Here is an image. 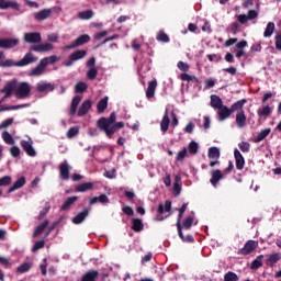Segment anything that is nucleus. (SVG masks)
I'll return each mask as SVG.
<instances>
[{
  "mask_svg": "<svg viewBox=\"0 0 281 281\" xmlns=\"http://www.w3.org/2000/svg\"><path fill=\"white\" fill-rule=\"evenodd\" d=\"M98 276H100V272L97 270L88 271L81 279V281H95L98 280Z\"/></svg>",
  "mask_w": 281,
  "mask_h": 281,
  "instance_id": "obj_31",
  "label": "nucleus"
},
{
  "mask_svg": "<svg viewBox=\"0 0 281 281\" xmlns=\"http://www.w3.org/2000/svg\"><path fill=\"white\" fill-rule=\"evenodd\" d=\"M115 120H117V115L115 112H112L108 119L101 117L97 122L98 128L104 131L106 137H110V139L117 133V131H120V128H124V122L115 123Z\"/></svg>",
  "mask_w": 281,
  "mask_h": 281,
  "instance_id": "obj_1",
  "label": "nucleus"
},
{
  "mask_svg": "<svg viewBox=\"0 0 281 281\" xmlns=\"http://www.w3.org/2000/svg\"><path fill=\"white\" fill-rule=\"evenodd\" d=\"M245 104H247V99H241L237 101L236 105V116L235 124L237 128H245L247 126V115L245 114Z\"/></svg>",
  "mask_w": 281,
  "mask_h": 281,
  "instance_id": "obj_3",
  "label": "nucleus"
},
{
  "mask_svg": "<svg viewBox=\"0 0 281 281\" xmlns=\"http://www.w3.org/2000/svg\"><path fill=\"white\" fill-rule=\"evenodd\" d=\"M81 100L82 98L80 95H76L75 98H72L69 115H76V111H78V104H80Z\"/></svg>",
  "mask_w": 281,
  "mask_h": 281,
  "instance_id": "obj_26",
  "label": "nucleus"
},
{
  "mask_svg": "<svg viewBox=\"0 0 281 281\" xmlns=\"http://www.w3.org/2000/svg\"><path fill=\"white\" fill-rule=\"evenodd\" d=\"M76 201H78V196L76 195L68 198L61 205V211L69 210Z\"/></svg>",
  "mask_w": 281,
  "mask_h": 281,
  "instance_id": "obj_37",
  "label": "nucleus"
},
{
  "mask_svg": "<svg viewBox=\"0 0 281 281\" xmlns=\"http://www.w3.org/2000/svg\"><path fill=\"white\" fill-rule=\"evenodd\" d=\"M12 184V177L11 176H4L0 178V188H8V186Z\"/></svg>",
  "mask_w": 281,
  "mask_h": 281,
  "instance_id": "obj_51",
  "label": "nucleus"
},
{
  "mask_svg": "<svg viewBox=\"0 0 281 281\" xmlns=\"http://www.w3.org/2000/svg\"><path fill=\"white\" fill-rule=\"evenodd\" d=\"M78 19L81 21H89V19H93V10H86L78 13Z\"/></svg>",
  "mask_w": 281,
  "mask_h": 281,
  "instance_id": "obj_39",
  "label": "nucleus"
},
{
  "mask_svg": "<svg viewBox=\"0 0 281 281\" xmlns=\"http://www.w3.org/2000/svg\"><path fill=\"white\" fill-rule=\"evenodd\" d=\"M180 78L184 82H199V78H196V76H192V75H189L187 72L181 74Z\"/></svg>",
  "mask_w": 281,
  "mask_h": 281,
  "instance_id": "obj_45",
  "label": "nucleus"
},
{
  "mask_svg": "<svg viewBox=\"0 0 281 281\" xmlns=\"http://www.w3.org/2000/svg\"><path fill=\"white\" fill-rule=\"evenodd\" d=\"M267 258L266 265H268V267H273V265L278 263L280 260V254L273 252L268 255Z\"/></svg>",
  "mask_w": 281,
  "mask_h": 281,
  "instance_id": "obj_30",
  "label": "nucleus"
},
{
  "mask_svg": "<svg viewBox=\"0 0 281 281\" xmlns=\"http://www.w3.org/2000/svg\"><path fill=\"white\" fill-rule=\"evenodd\" d=\"M87 89H88V86L85 81H78L75 86L76 93H85Z\"/></svg>",
  "mask_w": 281,
  "mask_h": 281,
  "instance_id": "obj_48",
  "label": "nucleus"
},
{
  "mask_svg": "<svg viewBox=\"0 0 281 281\" xmlns=\"http://www.w3.org/2000/svg\"><path fill=\"white\" fill-rule=\"evenodd\" d=\"M21 43V40L13 37L0 38V48L1 49H14Z\"/></svg>",
  "mask_w": 281,
  "mask_h": 281,
  "instance_id": "obj_8",
  "label": "nucleus"
},
{
  "mask_svg": "<svg viewBox=\"0 0 281 281\" xmlns=\"http://www.w3.org/2000/svg\"><path fill=\"white\" fill-rule=\"evenodd\" d=\"M254 19H258V11L256 10H249L247 14L237 15V21L240 25H245L248 21H254Z\"/></svg>",
  "mask_w": 281,
  "mask_h": 281,
  "instance_id": "obj_10",
  "label": "nucleus"
},
{
  "mask_svg": "<svg viewBox=\"0 0 281 281\" xmlns=\"http://www.w3.org/2000/svg\"><path fill=\"white\" fill-rule=\"evenodd\" d=\"M30 93H32V86L29 82H20L15 81V98L19 100H23L25 98H30Z\"/></svg>",
  "mask_w": 281,
  "mask_h": 281,
  "instance_id": "obj_4",
  "label": "nucleus"
},
{
  "mask_svg": "<svg viewBox=\"0 0 281 281\" xmlns=\"http://www.w3.org/2000/svg\"><path fill=\"white\" fill-rule=\"evenodd\" d=\"M45 247V240H38L33 245L32 251H38V249H43Z\"/></svg>",
  "mask_w": 281,
  "mask_h": 281,
  "instance_id": "obj_62",
  "label": "nucleus"
},
{
  "mask_svg": "<svg viewBox=\"0 0 281 281\" xmlns=\"http://www.w3.org/2000/svg\"><path fill=\"white\" fill-rule=\"evenodd\" d=\"M12 124H14V119H7L0 124V128H8V126H12Z\"/></svg>",
  "mask_w": 281,
  "mask_h": 281,
  "instance_id": "obj_61",
  "label": "nucleus"
},
{
  "mask_svg": "<svg viewBox=\"0 0 281 281\" xmlns=\"http://www.w3.org/2000/svg\"><path fill=\"white\" fill-rule=\"evenodd\" d=\"M157 89V81H149L148 87L146 89V98L150 100V98H155V91Z\"/></svg>",
  "mask_w": 281,
  "mask_h": 281,
  "instance_id": "obj_25",
  "label": "nucleus"
},
{
  "mask_svg": "<svg viewBox=\"0 0 281 281\" xmlns=\"http://www.w3.org/2000/svg\"><path fill=\"white\" fill-rule=\"evenodd\" d=\"M169 126H170V116H168V110H166L162 116V120L160 122V131L162 133H167Z\"/></svg>",
  "mask_w": 281,
  "mask_h": 281,
  "instance_id": "obj_24",
  "label": "nucleus"
},
{
  "mask_svg": "<svg viewBox=\"0 0 281 281\" xmlns=\"http://www.w3.org/2000/svg\"><path fill=\"white\" fill-rule=\"evenodd\" d=\"M36 60H38V57L34 56L32 52L26 53L21 60L14 61L12 59H5V53L0 50V67H3V68L27 67V65H32V63H36Z\"/></svg>",
  "mask_w": 281,
  "mask_h": 281,
  "instance_id": "obj_2",
  "label": "nucleus"
},
{
  "mask_svg": "<svg viewBox=\"0 0 281 281\" xmlns=\"http://www.w3.org/2000/svg\"><path fill=\"white\" fill-rule=\"evenodd\" d=\"M228 32H231V34H234L236 36V34H238V31L240 30V24H238V22H233L228 25Z\"/></svg>",
  "mask_w": 281,
  "mask_h": 281,
  "instance_id": "obj_52",
  "label": "nucleus"
},
{
  "mask_svg": "<svg viewBox=\"0 0 281 281\" xmlns=\"http://www.w3.org/2000/svg\"><path fill=\"white\" fill-rule=\"evenodd\" d=\"M224 281H238V274H236V272L228 271L224 276Z\"/></svg>",
  "mask_w": 281,
  "mask_h": 281,
  "instance_id": "obj_55",
  "label": "nucleus"
},
{
  "mask_svg": "<svg viewBox=\"0 0 281 281\" xmlns=\"http://www.w3.org/2000/svg\"><path fill=\"white\" fill-rule=\"evenodd\" d=\"M27 106H30V104H27V103H25V104H19V105H11V106H5V105H3V106H1V109H0V113H1L2 111H19V109H25V108H27Z\"/></svg>",
  "mask_w": 281,
  "mask_h": 281,
  "instance_id": "obj_43",
  "label": "nucleus"
},
{
  "mask_svg": "<svg viewBox=\"0 0 281 281\" xmlns=\"http://www.w3.org/2000/svg\"><path fill=\"white\" fill-rule=\"evenodd\" d=\"M274 41H276V49L281 52V31L276 35Z\"/></svg>",
  "mask_w": 281,
  "mask_h": 281,
  "instance_id": "obj_64",
  "label": "nucleus"
},
{
  "mask_svg": "<svg viewBox=\"0 0 281 281\" xmlns=\"http://www.w3.org/2000/svg\"><path fill=\"white\" fill-rule=\"evenodd\" d=\"M54 49V44L46 42L38 44L36 46H32L30 48V52H38V53H45V52H52Z\"/></svg>",
  "mask_w": 281,
  "mask_h": 281,
  "instance_id": "obj_14",
  "label": "nucleus"
},
{
  "mask_svg": "<svg viewBox=\"0 0 281 281\" xmlns=\"http://www.w3.org/2000/svg\"><path fill=\"white\" fill-rule=\"evenodd\" d=\"M32 269V263L30 262H24L22 265H20L18 268H16V272L18 273H27V271Z\"/></svg>",
  "mask_w": 281,
  "mask_h": 281,
  "instance_id": "obj_49",
  "label": "nucleus"
},
{
  "mask_svg": "<svg viewBox=\"0 0 281 281\" xmlns=\"http://www.w3.org/2000/svg\"><path fill=\"white\" fill-rule=\"evenodd\" d=\"M46 68L47 66L42 60H40L38 65L31 70L30 76H43Z\"/></svg>",
  "mask_w": 281,
  "mask_h": 281,
  "instance_id": "obj_23",
  "label": "nucleus"
},
{
  "mask_svg": "<svg viewBox=\"0 0 281 281\" xmlns=\"http://www.w3.org/2000/svg\"><path fill=\"white\" fill-rule=\"evenodd\" d=\"M271 133V128L262 130L258 133V135L255 137V144H259V142H262L269 134Z\"/></svg>",
  "mask_w": 281,
  "mask_h": 281,
  "instance_id": "obj_41",
  "label": "nucleus"
},
{
  "mask_svg": "<svg viewBox=\"0 0 281 281\" xmlns=\"http://www.w3.org/2000/svg\"><path fill=\"white\" fill-rule=\"evenodd\" d=\"M20 146L29 157H36V149H34V140L32 137H29L27 140L22 139Z\"/></svg>",
  "mask_w": 281,
  "mask_h": 281,
  "instance_id": "obj_6",
  "label": "nucleus"
},
{
  "mask_svg": "<svg viewBox=\"0 0 281 281\" xmlns=\"http://www.w3.org/2000/svg\"><path fill=\"white\" fill-rule=\"evenodd\" d=\"M189 153L190 155H196V153H199V144L194 140H192L189 144Z\"/></svg>",
  "mask_w": 281,
  "mask_h": 281,
  "instance_id": "obj_58",
  "label": "nucleus"
},
{
  "mask_svg": "<svg viewBox=\"0 0 281 281\" xmlns=\"http://www.w3.org/2000/svg\"><path fill=\"white\" fill-rule=\"evenodd\" d=\"M132 229L133 232H143L144 231V222L140 218L132 220Z\"/></svg>",
  "mask_w": 281,
  "mask_h": 281,
  "instance_id": "obj_33",
  "label": "nucleus"
},
{
  "mask_svg": "<svg viewBox=\"0 0 281 281\" xmlns=\"http://www.w3.org/2000/svg\"><path fill=\"white\" fill-rule=\"evenodd\" d=\"M178 229V236L183 240V243H194V237L192 235L183 236V231H181V224L179 222L176 224Z\"/></svg>",
  "mask_w": 281,
  "mask_h": 281,
  "instance_id": "obj_27",
  "label": "nucleus"
},
{
  "mask_svg": "<svg viewBox=\"0 0 281 281\" xmlns=\"http://www.w3.org/2000/svg\"><path fill=\"white\" fill-rule=\"evenodd\" d=\"M58 60H60V57H58L56 55H52V56L44 57V58L41 59V61L46 67H47V65H54V63H58Z\"/></svg>",
  "mask_w": 281,
  "mask_h": 281,
  "instance_id": "obj_38",
  "label": "nucleus"
},
{
  "mask_svg": "<svg viewBox=\"0 0 281 281\" xmlns=\"http://www.w3.org/2000/svg\"><path fill=\"white\" fill-rule=\"evenodd\" d=\"M156 38L159 43H170V37L165 32H159Z\"/></svg>",
  "mask_w": 281,
  "mask_h": 281,
  "instance_id": "obj_54",
  "label": "nucleus"
},
{
  "mask_svg": "<svg viewBox=\"0 0 281 281\" xmlns=\"http://www.w3.org/2000/svg\"><path fill=\"white\" fill-rule=\"evenodd\" d=\"M258 247L257 240H248L241 249L238 250L240 256H249Z\"/></svg>",
  "mask_w": 281,
  "mask_h": 281,
  "instance_id": "obj_12",
  "label": "nucleus"
},
{
  "mask_svg": "<svg viewBox=\"0 0 281 281\" xmlns=\"http://www.w3.org/2000/svg\"><path fill=\"white\" fill-rule=\"evenodd\" d=\"M25 183H26L25 177L22 176L18 178V180L13 183V186L9 188L8 193L12 194V192H16V190H21V188H23Z\"/></svg>",
  "mask_w": 281,
  "mask_h": 281,
  "instance_id": "obj_18",
  "label": "nucleus"
},
{
  "mask_svg": "<svg viewBox=\"0 0 281 281\" xmlns=\"http://www.w3.org/2000/svg\"><path fill=\"white\" fill-rule=\"evenodd\" d=\"M52 16V9H43L40 12L34 13L35 21H45Z\"/></svg>",
  "mask_w": 281,
  "mask_h": 281,
  "instance_id": "obj_22",
  "label": "nucleus"
},
{
  "mask_svg": "<svg viewBox=\"0 0 281 281\" xmlns=\"http://www.w3.org/2000/svg\"><path fill=\"white\" fill-rule=\"evenodd\" d=\"M93 190V182H85L76 187V192H87Z\"/></svg>",
  "mask_w": 281,
  "mask_h": 281,
  "instance_id": "obj_36",
  "label": "nucleus"
},
{
  "mask_svg": "<svg viewBox=\"0 0 281 281\" xmlns=\"http://www.w3.org/2000/svg\"><path fill=\"white\" fill-rule=\"evenodd\" d=\"M257 115L259 117H269V115H271V106L265 105L263 108H260L257 111Z\"/></svg>",
  "mask_w": 281,
  "mask_h": 281,
  "instance_id": "obj_42",
  "label": "nucleus"
},
{
  "mask_svg": "<svg viewBox=\"0 0 281 281\" xmlns=\"http://www.w3.org/2000/svg\"><path fill=\"white\" fill-rule=\"evenodd\" d=\"M223 179V172L221 170H213L211 171V179L210 183L216 188L218 186V181Z\"/></svg>",
  "mask_w": 281,
  "mask_h": 281,
  "instance_id": "obj_17",
  "label": "nucleus"
},
{
  "mask_svg": "<svg viewBox=\"0 0 281 281\" xmlns=\"http://www.w3.org/2000/svg\"><path fill=\"white\" fill-rule=\"evenodd\" d=\"M237 101L231 105V108H227V105H223L220 109H217V120L218 122H225L232 113H236Z\"/></svg>",
  "mask_w": 281,
  "mask_h": 281,
  "instance_id": "obj_5",
  "label": "nucleus"
},
{
  "mask_svg": "<svg viewBox=\"0 0 281 281\" xmlns=\"http://www.w3.org/2000/svg\"><path fill=\"white\" fill-rule=\"evenodd\" d=\"M209 159H220L221 158V150L217 147L209 148Z\"/></svg>",
  "mask_w": 281,
  "mask_h": 281,
  "instance_id": "obj_40",
  "label": "nucleus"
},
{
  "mask_svg": "<svg viewBox=\"0 0 281 281\" xmlns=\"http://www.w3.org/2000/svg\"><path fill=\"white\" fill-rule=\"evenodd\" d=\"M87 216H89V209H83L82 212L72 217L74 225H80V223H85Z\"/></svg>",
  "mask_w": 281,
  "mask_h": 281,
  "instance_id": "obj_19",
  "label": "nucleus"
},
{
  "mask_svg": "<svg viewBox=\"0 0 281 281\" xmlns=\"http://www.w3.org/2000/svg\"><path fill=\"white\" fill-rule=\"evenodd\" d=\"M192 223H194V217L193 216H188L182 222L183 229H190V227H192Z\"/></svg>",
  "mask_w": 281,
  "mask_h": 281,
  "instance_id": "obj_57",
  "label": "nucleus"
},
{
  "mask_svg": "<svg viewBox=\"0 0 281 281\" xmlns=\"http://www.w3.org/2000/svg\"><path fill=\"white\" fill-rule=\"evenodd\" d=\"M177 67H178V69H180V71H189L190 70V65H188L184 61H178Z\"/></svg>",
  "mask_w": 281,
  "mask_h": 281,
  "instance_id": "obj_60",
  "label": "nucleus"
},
{
  "mask_svg": "<svg viewBox=\"0 0 281 281\" xmlns=\"http://www.w3.org/2000/svg\"><path fill=\"white\" fill-rule=\"evenodd\" d=\"M238 148L241 153H249V150H251V144H249V142H241L238 144Z\"/></svg>",
  "mask_w": 281,
  "mask_h": 281,
  "instance_id": "obj_56",
  "label": "nucleus"
},
{
  "mask_svg": "<svg viewBox=\"0 0 281 281\" xmlns=\"http://www.w3.org/2000/svg\"><path fill=\"white\" fill-rule=\"evenodd\" d=\"M80 133V128L78 126L70 127L66 134L68 139H72V137H76Z\"/></svg>",
  "mask_w": 281,
  "mask_h": 281,
  "instance_id": "obj_53",
  "label": "nucleus"
},
{
  "mask_svg": "<svg viewBox=\"0 0 281 281\" xmlns=\"http://www.w3.org/2000/svg\"><path fill=\"white\" fill-rule=\"evenodd\" d=\"M43 41V37L41 36V33L35 32V33H25L24 34V42L30 43L33 45H38Z\"/></svg>",
  "mask_w": 281,
  "mask_h": 281,
  "instance_id": "obj_13",
  "label": "nucleus"
},
{
  "mask_svg": "<svg viewBox=\"0 0 281 281\" xmlns=\"http://www.w3.org/2000/svg\"><path fill=\"white\" fill-rule=\"evenodd\" d=\"M2 139L9 146H14L15 142L14 138L12 137V134L9 132H3L2 133Z\"/></svg>",
  "mask_w": 281,
  "mask_h": 281,
  "instance_id": "obj_47",
  "label": "nucleus"
},
{
  "mask_svg": "<svg viewBox=\"0 0 281 281\" xmlns=\"http://www.w3.org/2000/svg\"><path fill=\"white\" fill-rule=\"evenodd\" d=\"M234 157H235L237 170H243V168H245V157H243V154H240V150L235 149Z\"/></svg>",
  "mask_w": 281,
  "mask_h": 281,
  "instance_id": "obj_20",
  "label": "nucleus"
},
{
  "mask_svg": "<svg viewBox=\"0 0 281 281\" xmlns=\"http://www.w3.org/2000/svg\"><path fill=\"white\" fill-rule=\"evenodd\" d=\"M276 32V23L269 22L263 31V38H270Z\"/></svg>",
  "mask_w": 281,
  "mask_h": 281,
  "instance_id": "obj_29",
  "label": "nucleus"
},
{
  "mask_svg": "<svg viewBox=\"0 0 281 281\" xmlns=\"http://www.w3.org/2000/svg\"><path fill=\"white\" fill-rule=\"evenodd\" d=\"M186 155H188V149L183 148L181 151L177 154V161H183V159H186Z\"/></svg>",
  "mask_w": 281,
  "mask_h": 281,
  "instance_id": "obj_63",
  "label": "nucleus"
},
{
  "mask_svg": "<svg viewBox=\"0 0 281 281\" xmlns=\"http://www.w3.org/2000/svg\"><path fill=\"white\" fill-rule=\"evenodd\" d=\"M47 225H49V221L45 220L44 222H42L34 231L33 238H36V236L43 234V232H45V229L47 228Z\"/></svg>",
  "mask_w": 281,
  "mask_h": 281,
  "instance_id": "obj_34",
  "label": "nucleus"
},
{
  "mask_svg": "<svg viewBox=\"0 0 281 281\" xmlns=\"http://www.w3.org/2000/svg\"><path fill=\"white\" fill-rule=\"evenodd\" d=\"M186 210H188V203L182 204V206L179 209V214H178V220H177V223H179V225H181V218H182Z\"/></svg>",
  "mask_w": 281,
  "mask_h": 281,
  "instance_id": "obj_59",
  "label": "nucleus"
},
{
  "mask_svg": "<svg viewBox=\"0 0 281 281\" xmlns=\"http://www.w3.org/2000/svg\"><path fill=\"white\" fill-rule=\"evenodd\" d=\"M87 78L88 80H95L98 78V68L97 67H91L87 71Z\"/></svg>",
  "mask_w": 281,
  "mask_h": 281,
  "instance_id": "obj_50",
  "label": "nucleus"
},
{
  "mask_svg": "<svg viewBox=\"0 0 281 281\" xmlns=\"http://www.w3.org/2000/svg\"><path fill=\"white\" fill-rule=\"evenodd\" d=\"M171 209H172V202L166 201L165 205L164 204L158 205V214H164V212H170Z\"/></svg>",
  "mask_w": 281,
  "mask_h": 281,
  "instance_id": "obj_44",
  "label": "nucleus"
},
{
  "mask_svg": "<svg viewBox=\"0 0 281 281\" xmlns=\"http://www.w3.org/2000/svg\"><path fill=\"white\" fill-rule=\"evenodd\" d=\"M109 106V97H104L97 103L98 113H104Z\"/></svg>",
  "mask_w": 281,
  "mask_h": 281,
  "instance_id": "obj_28",
  "label": "nucleus"
},
{
  "mask_svg": "<svg viewBox=\"0 0 281 281\" xmlns=\"http://www.w3.org/2000/svg\"><path fill=\"white\" fill-rule=\"evenodd\" d=\"M16 91V79H13L11 81H9L3 89L1 90V93H4V95L2 97L0 102H3V100H5L7 98H11L12 97V92Z\"/></svg>",
  "mask_w": 281,
  "mask_h": 281,
  "instance_id": "obj_9",
  "label": "nucleus"
},
{
  "mask_svg": "<svg viewBox=\"0 0 281 281\" xmlns=\"http://www.w3.org/2000/svg\"><path fill=\"white\" fill-rule=\"evenodd\" d=\"M90 109H91V100H85L82 104L79 106L77 115L79 117H82L83 115H87L89 113Z\"/></svg>",
  "mask_w": 281,
  "mask_h": 281,
  "instance_id": "obj_21",
  "label": "nucleus"
},
{
  "mask_svg": "<svg viewBox=\"0 0 281 281\" xmlns=\"http://www.w3.org/2000/svg\"><path fill=\"white\" fill-rule=\"evenodd\" d=\"M262 258H265L263 255L257 256V258L250 263V269H260V267H262Z\"/></svg>",
  "mask_w": 281,
  "mask_h": 281,
  "instance_id": "obj_46",
  "label": "nucleus"
},
{
  "mask_svg": "<svg viewBox=\"0 0 281 281\" xmlns=\"http://www.w3.org/2000/svg\"><path fill=\"white\" fill-rule=\"evenodd\" d=\"M91 37L88 34L80 35L76 41H74L70 45L64 47V49H74L76 47H80L86 43H89Z\"/></svg>",
  "mask_w": 281,
  "mask_h": 281,
  "instance_id": "obj_11",
  "label": "nucleus"
},
{
  "mask_svg": "<svg viewBox=\"0 0 281 281\" xmlns=\"http://www.w3.org/2000/svg\"><path fill=\"white\" fill-rule=\"evenodd\" d=\"M85 56H87V50H76L69 55L71 60H74L75 63L77 60H82V58H85Z\"/></svg>",
  "mask_w": 281,
  "mask_h": 281,
  "instance_id": "obj_35",
  "label": "nucleus"
},
{
  "mask_svg": "<svg viewBox=\"0 0 281 281\" xmlns=\"http://www.w3.org/2000/svg\"><path fill=\"white\" fill-rule=\"evenodd\" d=\"M59 178L63 181H69V162L67 160L59 165Z\"/></svg>",
  "mask_w": 281,
  "mask_h": 281,
  "instance_id": "obj_15",
  "label": "nucleus"
},
{
  "mask_svg": "<svg viewBox=\"0 0 281 281\" xmlns=\"http://www.w3.org/2000/svg\"><path fill=\"white\" fill-rule=\"evenodd\" d=\"M56 89V85L49 81H40L36 83L37 93H43L47 95V93H52Z\"/></svg>",
  "mask_w": 281,
  "mask_h": 281,
  "instance_id": "obj_7",
  "label": "nucleus"
},
{
  "mask_svg": "<svg viewBox=\"0 0 281 281\" xmlns=\"http://www.w3.org/2000/svg\"><path fill=\"white\" fill-rule=\"evenodd\" d=\"M211 106L212 109H220L221 106H223V100L221 99V97L216 95V94H212L211 95Z\"/></svg>",
  "mask_w": 281,
  "mask_h": 281,
  "instance_id": "obj_32",
  "label": "nucleus"
},
{
  "mask_svg": "<svg viewBox=\"0 0 281 281\" xmlns=\"http://www.w3.org/2000/svg\"><path fill=\"white\" fill-rule=\"evenodd\" d=\"M8 8H12V10H21V5L16 1L10 0H0V10H8Z\"/></svg>",
  "mask_w": 281,
  "mask_h": 281,
  "instance_id": "obj_16",
  "label": "nucleus"
}]
</instances>
